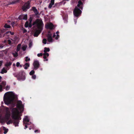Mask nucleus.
<instances>
[{"instance_id":"obj_25","label":"nucleus","mask_w":134,"mask_h":134,"mask_svg":"<svg viewBox=\"0 0 134 134\" xmlns=\"http://www.w3.org/2000/svg\"><path fill=\"white\" fill-rule=\"evenodd\" d=\"M24 122H29V120L28 117L27 116L25 117L24 119Z\"/></svg>"},{"instance_id":"obj_37","label":"nucleus","mask_w":134,"mask_h":134,"mask_svg":"<svg viewBox=\"0 0 134 134\" xmlns=\"http://www.w3.org/2000/svg\"><path fill=\"white\" fill-rule=\"evenodd\" d=\"M24 73V72L23 71H21L19 72V75H23Z\"/></svg>"},{"instance_id":"obj_31","label":"nucleus","mask_w":134,"mask_h":134,"mask_svg":"<svg viewBox=\"0 0 134 134\" xmlns=\"http://www.w3.org/2000/svg\"><path fill=\"white\" fill-rule=\"evenodd\" d=\"M12 121L11 120H9L7 122V124L8 125L9 124L11 123H12Z\"/></svg>"},{"instance_id":"obj_15","label":"nucleus","mask_w":134,"mask_h":134,"mask_svg":"<svg viewBox=\"0 0 134 134\" xmlns=\"http://www.w3.org/2000/svg\"><path fill=\"white\" fill-rule=\"evenodd\" d=\"M10 112H6L5 115V118L7 120H8L10 118Z\"/></svg>"},{"instance_id":"obj_33","label":"nucleus","mask_w":134,"mask_h":134,"mask_svg":"<svg viewBox=\"0 0 134 134\" xmlns=\"http://www.w3.org/2000/svg\"><path fill=\"white\" fill-rule=\"evenodd\" d=\"M47 40L46 39L44 38L43 39L42 42L43 43L45 44L46 43Z\"/></svg>"},{"instance_id":"obj_29","label":"nucleus","mask_w":134,"mask_h":134,"mask_svg":"<svg viewBox=\"0 0 134 134\" xmlns=\"http://www.w3.org/2000/svg\"><path fill=\"white\" fill-rule=\"evenodd\" d=\"M25 61L26 62H27L28 61H29L30 60V59L28 57H26L25 58Z\"/></svg>"},{"instance_id":"obj_8","label":"nucleus","mask_w":134,"mask_h":134,"mask_svg":"<svg viewBox=\"0 0 134 134\" xmlns=\"http://www.w3.org/2000/svg\"><path fill=\"white\" fill-rule=\"evenodd\" d=\"M53 25L51 23H47L45 25V27L47 29H53Z\"/></svg>"},{"instance_id":"obj_3","label":"nucleus","mask_w":134,"mask_h":134,"mask_svg":"<svg viewBox=\"0 0 134 134\" xmlns=\"http://www.w3.org/2000/svg\"><path fill=\"white\" fill-rule=\"evenodd\" d=\"M32 25H35L38 29L42 30L44 24L42 20L41 19L38 18L33 23Z\"/></svg>"},{"instance_id":"obj_35","label":"nucleus","mask_w":134,"mask_h":134,"mask_svg":"<svg viewBox=\"0 0 134 134\" xmlns=\"http://www.w3.org/2000/svg\"><path fill=\"white\" fill-rule=\"evenodd\" d=\"M10 88V86L8 85H7L5 88L6 90H8Z\"/></svg>"},{"instance_id":"obj_44","label":"nucleus","mask_w":134,"mask_h":134,"mask_svg":"<svg viewBox=\"0 0 134 134\" xmlns=\"http://www.w3.org/2000/svg\"><path fill=\"white\" fill-rule=\"evenodd\" d=\"M55 36H56V35L55 34V33H54L53 35V37L55 38V37H56Z\"/></svg>"},{"instance_id":"obj_21","label":"nucleus","mask_w":134,"mask_h":134,"mask_svg":"<svg viewBox=\"0 0 134 134\" xmlns=\"http://www.w3.org/2000/svg\"><path fill=\"white\" fill-rule=\"evenodd\" d=\"M3 130H4V134H6L7 133V132L8 131V129H6L5 127H3Z\"/></svg>"},{"instance_id":"obj_39","label":"nucleus","mask_w":134,"mask_h":134,"mask_svg":"<svg viewBox=\"0 0 134 134\" xmlns=\"http://www.w3.org/2000/svg\"><path fill=\"white\" fill-rule=\"evenodd\" d=\"M43 55V54L42 53H40L38 54H37V55L38 57H40V56H41Z\"/></svg>"},{"instance_id":"obj_47","label":"nucleus","mask_w":134,"mask_h":134,"mask_svg":"<svg viewBox=\"0 0 134 134\" xmlns=\"http://www.w3.org/2000/svg\"><path fill=\"white\" fill-rule=\"evenodd\" d=\"M25 129H26V128H27V125H25Z\"/></svg>"},{"instance_id":"obj_18","label":"nucleus","mask_w":134,"mask_h":134,"mask_svg":"<svg viewBox=\"0 0 134 134\" xmlns=\"http://www.w3.org/2000/svg\"><path fill=\"white\" fill-rule=\"evenodd\" d=\"M7 72V70L5 68H3L1 71L0 72V73L2 74H3L4 73H6Z\"/></svg>"},{"instance_id":"obj_26","label":"nucleus","mask_w":134,"mask_h":134,"mask_svg":"<svg viewBox=\"0 0 134 134\" xmlns=\"http://www.w3.org/2000/svg\"><path fill=\"white\" fill-rule=\"evenodd\" d=\"M50 51V49L49 48H47L46 47H45L44 48V52H49Z\"/></svg>"},{"instance_id":"obj_14","label":"nucleus","mask_w":134,"mask_h":134,"mask_svg":"<svg viewBox=\"0 0 134 134\" xmlns=\"http://www.w3.org/2000/svg\"><path fill=\"white\" fill-rule=\"evenodd\" d=\"M54 0H51L48 7L49 8H51L52 7V5L54 4Z\"/></svg>"},{"instance_id":"obj_32","label":"nucleus","mask_w":134,"mask_h":134,"mask_svg":"<svg viewBox=\"0 0 134 134\" xmlns=\"http://www.w3.org/2000/svg\"><path fill=\"white\" fill-rule=\"evenodd\" d=\"M4 27L6 28H10V25H8L7 24H6L4 25Z\"/></svg>"},{"instance_id":"obj_24","label":"nucleus","mask_w":134,"mask_h":134,"mask_svg":"<svg viewBox=\"0 0 134 134\" xmlns=\"http://www.w3.org/2000/svg\"><path fill=\"white\" fill-rule=\"evenodd\" d=\"M27 47V46L26 45H24L22 47V49L23 51H25L26 50V48Z\"/></svg>"},{"instance_id":"obj_41","label":"nucleus","mask_w":134,"mask_h":134,"mask_svg":"<svg viewBox=\"0 0 134 134\" xmlns=\"http://www.w3.org/2000/svg\"><path fill=\"white\" fill-rule=\"evenodd\" d=\"M35 133L38 132L39 133L40 132V131L38 130H36L35 131Z\"/></svg>"},{"instance_id":"obj_9","label":"nucleus","mask_w":134,"mask_h":134,"mask_svg":"<svg viewBox=\"0 0 134 134\" xmlns=\"http://www.w3.org/2000/svg\"><path fill=\"white\" fill-rule=\"evenodd\" d=\"M18 18L20 20H27V14H22L20 15Z\"/></svg>"},{"instance_id":"obj_46","label":"nucleus","mask_w":134,"mask_h":134,"mask_svg":"<svg viewBox=\"0 0 134 134\" xmlns=\"http://www.w3.org/2000/svg\"><path fill=\"white\" fill-rule=\"evenodd\" d=\"M15 24L14 22H13V23H11V25L13 26Z\"/></svg>"},{"instance_id":"obj_52","label":"nucleus","mask_w":134,"mask_h":134,"mask_svg":"<svg viewBox=\"0 0 134 134\" xmlns=\"http://www.w3.org/2000/svg\"><path fill=\"white\" fill-rule=\"evenodd\" d=\"M26 30H24V32H26Z\"/></svg>"},{"instance_id":"obj_12","label":"nucleus","mask_w":134,"mask_h":134,"mask_svg":"<svg viewBox=\"0 0 134 134\" xmlns=\"http://www.w3.org/2000/svg\"><path fill=\"white\" fill-rule=\"evenodd\" d=\"M17 107L19 109H23V106L22 104V102L21 101H18L17 103Z\"/></svg>"},{"instance_id":"obj_42","label":"nucleus","mask_w":134,"mask_h":134,"mask_svg":"<svg viewBox=\"0 0 134 134\" xmlns=\"http://www.w3.org/2000/svg\"><path fill=\"white\" fill-rule=\"evenodd\" d=\"M59 37V36L58 35V34H57L56 35V37H55V38L56 39H57L58 38V37Z\"/></svg>"},{"instance_id":"obj_7","label":"nucleus","mask_w":134,"mask_h":134,"mask_svg":"<svg viewBox=\"0 0 134 134\" xmlns=\"http://www.w3.org/2000/svg\"><path fill=\"white\" fill-rule=\"evenodd\" d=\"M32 20V18L30 17L29 19V23L28 21H26L25 25V26L26 27H31L32 26L31 22Z\"/></svg>"},{"instance_id":"obj_48","label":"nucleus","mask_w":134,"mask_h":134,"mask_svg":"<svg viewBox=\"0 0 134 134\" xmlns=\"http://www.w3.org/2000/svg\"><path fill=\"white\" fill-rule=\"evenodd\" d=\"M2 77L1 76H0V82L1 81V79H2Z\"/></svg>"},{"instance_id":"obj_50","label":"nucleus","mask_w":134,"mask_h":134,"mask_svg":"<svg viewBox=\"0 0 134 134\" xmlns=\"http://www.w3.org/2000/svg\"><path fill=\"white\" fill-rule=\"evenodd\" d=\"M75 24H76V22H77L76 20H75Z\"/></svg>"},{"instance_id":"obj_11","label":"nucleus","mask_w":134,"mask_h":134,"mask_svg":"<svg viewBox=\"0 0 134 134\" xmlns=\"http://www.w3.org/2000/svg\"><path fill=\"white\" fill-rule=\"evenodd\" d=\"M6 85V82L5 81H3L0 83V92L2 90L3 87H5Z\"/></svg>"},{"instance_id":"obj_23","label":"nucleus","mask_w":134,"mask_h":134,"mask_svg":"<svg viewBox=\"0 0 134 134\" xmlns=\"http://www.w3.org/2000/svg\"><path fill=\"white\" fill-rule=\"evenodd\" d=\"M21 44H19L18 45L17 48L16 49V51L18 52L20 50V49L21 48Z\"/></svg>"},{"instance_id":"obj_5","label":"nucleus","mask_w":134,"mask_h":134,"mask_svg":"<svg viewBox=\"0 0 134 134\" xmlns=\"http://www.w3.org/2000/svg\"><path fill=\"white\" fill-rule=\"evenodd\" d=\"M30 3L29 1H28L27 3H25L23 6L22 8V9L23 11H26L28 9L30 8Z\"/></svg>"},{"instance_id":"obj_2","label":"nucleus","mask_w":134,"mask_h":134,"mask_svg":"<svg viewBox=\"0 0 134 134\" xmlns=\"http://www.w3.org/2000/svg\"><path fill=\"white\" fill-rule=\"evenodd\" d=\"M7 96L4 98V102L5 104H9L11 103L14 99V95L11 93L7 92L6 93Z\"/></svg>"},{"instance_id":"obj_19","label":"nucleus","mask_w":134,"mask_h":134,"mask_svg":"<svg viewBox=\"0 0 134 134\" xmlns=\"http://www.w3.org/2000/svg\"><path fill=\"white\" fill-rule=\"evenodd\" d=\"M20 0H14L13 1H12V2H10L9 4H15L16 3H18Z\"/></svg>"},{"instance_id":"obj_16","label":"nucleus","mask_w":134,"mask_h":134,"mask_svg":"<svg viewBox=\"0 0 134 134\" xmlns=\"http://www.w3.org/2000/svg\"><path fill=\"white\" fill-rule=\"evenodd\" d=\"M47 40L49 42H53L52 38L51 35L48 34L47 36Z\"/></svg>"},{"instance_id":"obj_28","label":"nucleus","mask_w":134,"mask_h":134,"mask_svg":"<svg viewBox=\"0 0 134 134\" xmlns=\"http://www.w3.org/2000/svg\"><path fill=\"white\" fill-rule=\"evenodd\" d=\"M35 72L34 70H31L29 73V74L30 75H32L35 73Z\"/></svg>"},{"instance_id":"obj_13","label":"nucleus","mask_w":134,"mask_h":134,"mask_svg":"<svg viewBox=\"0 0 134 134\" xmlns=\"http://www.w3.org/2000/svg\"><path fill=\"white\" fill-rule=\"evenodd\" d=\"M83 4L81 0H79L78 2V4L77 5V6L80 8L82 9L83 8Z\"/></svg>"},{"instance_id":"obj_4","label":"nucleus","mask_w":134,"mask_h":134,"mask_svg":"<svg viewBox=\"0 0 134 134\" xmlns=\"http://www.w3.org/2000/svg\"><path fill=\"white\" fill-rule=\"evenodd\" d=\"M81 10L77 7H75L73 11L74 14L76 16H79L81 14Z\"/></svg>"},{"instance_id":"obj_49","label":"nucleus","mask_w":134,"mask_h":134,"mask_svg":"<svg viewBox=\"0 0 134 134\" xmlns=\"http://www.w3.org/2000/svg\"><path fill=\"white\" fill-rule=\"evenodd\" d=\"M59 32L58 31H57L56 32V34H58V33H59Z\"/></svg>"},{"instance_id":"obj_45","label":"nucleus","mask_w":134,"mask_h":134,"mask_svg":"<svg viewBox=\"0 0 134 134\" xmlns=\"http://www.w3.org/2000/svg\"><path fill=\"white\" fill-rule=\"evenodd\" d=\"M10 34L12 35H13L14 34V33L13 32H10Z\"/></svg>"},{"instance_id":"obj_6","label":"nucleus","mask_w":134,"mask_h":134,"mask_svg":"<svg viewBox=\"0 0 134 134\" xmlns=\"http://www.w3.org/2000/svg\"><path fill=\"white\" fill-rule=\"evenodd\" d=\"M33 65L34 67V69L36 70L40 66V65L39 62L37 60L35 61L33 63Z\"/></svg>"},{"instance_id":"obj_34","label":"nucleus","mask_w":134,"mask_h":134,"mask_svg":"<svg viewBox=\"0 0 134 134\" xmlns=\"http://www.w3.org/2000/svg\"><path fill=\"white\" fill-rule=\"evenodd\" d=\"M43 55H45L46 56L48 57L49 55V54L47 52H44V53L43 54Z\"/></svg>"},{"instance_id":"obj_51","label":"nucleus","mask_w":134,"mask_h":134,"mask_svg":"<svg viewBox=\"0 0 134 134\" xmlns=\"http://www.w3.org/2000/svg\"><path fill=\"white\" fill-rule=\"evenodd\" d=\"M3 47H3L0 46V49L1 48H2Z\"/></svg>"},{"instance_id":"obj_36","label":"nucleus","mask_w":134,"mask_h":134,"mask_svg":"<svg viewBox=\"0 0 134 134\" xmlns=\"http://www.w3.org/2000/svg\"><path fill=\"white\" fill-rule=\"evenodd\" d=\"M36 75H33L32 76V79H33L34 80H35L36 79Z\"/></svg>"},{"instance_id":"obj_20","label":"nucleus","mask_w":134,"mask_h":134,"mask_svg":"<svg viewBox=\"0 0 134 134\" xmlns=\"http://www.w3.org/2000/svg\"><path fill=\"white\" fill-rule=\"evenodd\" d=\"M12 64V63L10 62H8L5 64V65L7 67L11 65Z\"/></svg>"},{"instance_id":"obj_10","label":"nucleus","mask_w":134,"mask_h":134,"mask_svg":"<svg viewBox=\"0 0 134 134\" xmlns=\"http://www.w3.org/2000/svg\"><path fill=\"white\" fill-rule=\"evenodd\" d=\"M42 30H40V29H38L35 32L34 36L35 37H37L39 34L40 33Z\"/></svg>"},{"instance_id":"obj_40","label":"nucleus","mask_w":134,"mask_h":134,"mask_svg":"<svg viewBox=\"0 0 134 134\" xmlns=\"http://www.w3.org/2000/svg\"><path fill=\"white\" fill-rule=\"evenodd\" d=\"M43 56H43V58L44 59V61H48V59H46V57L45 56V55H43Z\"/></svg>"},{"instance_id":"obj_53","label":"nucleus","mask_w":134,"mask_h":134,"mask_svg":"<svg viewBox=\"0 0 134 134\" xmlns=\"http://www.w3.org/2000/svg\"><path fill=\"white\" fill-rule=\"evenodd\" d=\"M1 37V34H0V37Z\"/></svg>"},{"instance_id":"obj_38","label":"nucleus","mask_w":134,"mask_h":134,"mask_svg":"<svg viewBox=\"0 0 134 134\" xmlns=\"http://www.w3.org/2000/svg\"><path fill=\"white\" fill-rule=\"evenodd\" d=\"M32 45V43L31 42H30L29 43V48H31V47Z\"/></svg>"},{"instance_id":"obj_17","label":"nucleus","mask_w":134,"mask_h":134,"mask_svg":"<svg viewBox=\"0 0 134 134\" xmlns=\"http://www.w3.org/2000/svg\"><path fill=\"white\" fill-rule=\"evenodd\" d=\"M32 10L34 12L35 14L37 15L38 13L37 10L35 7H33L32 8Z\"/></svg>"},{"instance_id":"obj_55","label":"nucleus","mask_w":134,"mask_h":134,"mask_svg":"<svg viewBox=\"0 0 134 134\" xmlns=\"http://www.w3.org/2000/svg\"><path fill=\"white\" fill-rule=\"evenodd\" d=\"M18 80H20L21 79H18Z\"/></svg>"},{"instance_id":"obj_30","label":"nucleus","mask_w":134,"mask_h":134,"mask_svg":"<svg viewBox=\"0 0 134 134\" xmlns=\"http://www.w3.org/2000/svg\"><path fill=\"white\" fill-rule=\"evenodd\" d=\"M16 66L18 67H19V66L21 67L22 66V65L20 64V63L19 62H17L16 63Z\"/></svg>"},{"instance_id":"obj_43","label":"nucleus","mask_w":134,"mask_h":134,"mask_svg":"<svg viewBox=\"0 0 134 134\" xmlns=\"http://www.w3.org/2000/svg\"><path fill=\"white\" fill-rule=\"evenodd\" d=\"M8 43L9 44H11L12 43L11 41L10 40H8Z\"/></svg>"},{"instance_id":"obj_1","label":"nucleus","mask_w":134,"mask_h":134,"mask_svg":"<svg viewBox=\"0 0 134 134\" xmlns=\"http://www.w3.org/2000/svg\"><path fill=\"white\" fill-rule=\"evenodd\" d=\"M12 118L14 120L13 123L15 126H18L19 121V111L16 108L13 109L12 110Z\"/></svg>"},{"instance_id":"obj_22","label":"nucleus","mask_w":134,"mask_h":134,"mask_svg":"<svg viewBox=\"0 0 134 134\" xmlns=\"http://www.w3.org/2000/svg\"><path fill=\"white\" fill-rule=\"evenodd\" d=\"M30 66V64L29 63H26L25 64V66L24 67V69H27L28 67Z\"/></svg>"},{"instance_id":"obj_54","label":"nucleus","mask_w":134,"mask_h":134,"mask_svg":"<svg viewBox=\"0 0 134 134\" xmlns=\"http://www.w3.org/2000/svg\"><path fill=\"white\" fill-rule=\"evenodd\" d=\"M10 22V21H8V22Z\"/></svg>"},{"instance_id":"obj_27","label":"nucleus","mask_w":134,"mask_h":134,"mask_svg":"<svg viewBox=\"0 0 134 134\" xmlns=\"http://www.w3.org/2000/svg\"><path fill=\"white\" fill-rule=\"evenodd\" d=\"M12 54L14 57H16L18 56V53L16 52H15L14 53H13Z\"/></svg>"}]
</instances>
